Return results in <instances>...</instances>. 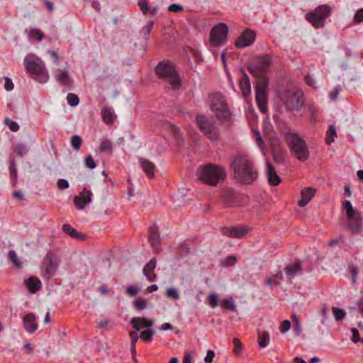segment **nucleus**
Listing matches in <instances>:
<instances>
[{
    "mask_svg": "<svg viewBox=\"0 0 363 363\" xmlns=\"http://www.w3.org/2000/svg\"><path fill=\"white\" fill-rule=\"evenodd\" d=\"M270 341V336L267 331H258V342L261 348L266 347Z\"/></svg>",
    "mask_w": 363,
    "mask_h": 363,
    "instance_id": "obj_30",
    "label": "nucleus"
},
{
    "mask_svg": "<svg viewBox=\"0 0 363 363\" xmlns=\"http://www.w3.org/2000/svg\"><path fill=\"white\" fill-rule=\"evenodd\" d=\"M231 169L233 170V175L239 182L242 184H250L257 177V171L249 157L242 154H237L233 157L230 163Z\"/></svg>",
    "mask_w": 363,
    "mask_h": 363,
    "instance_id": "obj_2",
    "label": "nucleus"
},
{
    "mask_svg": "<svg viewBox=\"0 0 363 363\" xmlns=\"http://www.w3.org/2000/svg\"><path fill=\"white\" fill-rule=\"evenodd\" d=\"M285 140L290 148L292 155L299 161H305L308 158L309 151L306 142L298 135L288 133L285 135Z\"/></svg>",
    "mask_w": 363,
    "mask_h": 363,
    "instance_id": "obj_6",
    "label": "nucleus"
},
{
    "mask_svg": "<svg viewBox=\"0 0 363 363\" xmlns=\"http://www.w3.org/2000/svg\"><path fill=\"white\" fill-rule=\"evenodd\" d=\"M208 104L216 118L222 122L228 121L231 113L225 97L220 93H213L208 96Z\"/></svg>",
    "mask_w": 363,
    "mask_h": 363,
    "instance_id": "obj_4",
    "label": "nucleus"
},
{
    "mask_svg": "<svg viewBox=\"0 0 363 363\" xmlns=\"http://www.w3.org/2000/svg\"><path fill=\"white\" fill-rule=\"evenodd\" d=\"M336 137V131L335 128L333 125H330L328 130L326 132V138L325 140L328 145H330Z\"/></svg>",
    "mask_w": 363,
    "mask_h": 363,
    "instance_id": "obj_38",
    "label": "nucleus"
},
{
    "mask_svg": "<svg viewBox=\"0 0 363 363\" xmlns=\"http://www.w3.org/2000/svg\"><path fill=\"white\" fill-rule=\"evenodd\" d=\"M284 280V275L281 270L278 271L276 274L269 277L264 284L267 286L273 287L277 286L280 284L281 281Z\"/></svg>",
    "mask_w": 363,
    "mask_h": 363,
    "instance_id": "obj_26",
    "label": "nucleus"
},
{
    "mask_svg": "<svg viewBox=\"0 0 363 363\" xmlns=\"http://www.w3.org/2000/svg\"><path fill=\"white\" fill-rule=\"evenodd\" d=\"M112 149V143L108 140H103L101 142L99 150L101 152L111 151Z\"/></svg>",
    "mask_w": 363,
    "mask_h": 363,
    "instance_id": "obj_46",
    "label": "nucleus"
},
{
    "mask_svg": "<svg viewBox=\"0 0 363 363\" xmlns=\"http://www.w3.org/2000/svg\"><path fill=\"white\" fill-rule=\"evenodd\" d=\"M184 10V8L180 4H172L168 7V11L173 13H178Z\"/></svg>",
    "mask_w": 363,
    "mask_h": 363,
    "instance_id": "obj_53",
    "label": "nucleus"
},
{
    "mask_svg": "<svg viewBox=\"0 0 363 363\" xmlns=\"http://www.w3.org/2000/svg\"><path fill=\"white\" fill-rule=\"evenodd\" d=\"M23 326L25 330L30 333H34L38 325L35 321V315L33 313H28L23 318Z\"/></svg>",
    "mask_w": 363,
    "mask_h": 363,
    "instance_id": "obj_20",
    "label": "nucleus"
},
{
    "mask_svg": "<svg viewBox=\"0 0 363 363\" xmlns=\"http://www.w3.org/2000/svg\"><path fill=\"white\" fill-rule=\"evenodd\" d=\"M14 151L17 155L23 156L27 153L28 150L24 145H17L15 147Z\"/></svg>",
    "mask_w": 363,
    "mask_h": 363,
    "instance_id": "obj_50",
    "label": "nucleus"
},
{
    "mask_svg": "<svg viewBox=\"0 0 363 363\" xmlns=\"http://www.w3.org/2000/svg\"><path fill=\"white\" fill-rule=\"evenodd\" d=\"M92 193L91 191L84 189L83 191L74 199V203L79 210L84 209L91 201Z\"/></svg>",
    "mask_w": 363,
    "mask_h": 363,
    "instance_id": "obj_15",
    "label": "nucleus"
},
{
    "mask_svg": "<svg viewBox=\"0 0 363 363\" xmlns=\"http://www.w3.org/2000/svg\"><path fill=\"white\" fill-rule=\"evenodd\" d=\"M156 267V260L152 258L147 264H145L143 269V273L150 281H153L155 279L154 269Z\"/></svg>",
    "mask_w": 363,
    "mask_h": 363,
    "instance_id": "obj_25",
    "label": "nucleus"
},
{
    "mask_svg": "<svg viewBox=\"0 0 363 363\" xmlns=\"http://www.w3.org/2000/svg\"><path fill=\"white\" fill-rule=\"evenodd\" d=\"M48 54L50 55L53 62L56 65H58L59 56H58L57 52L56 51L49 50H48Z\"/></svg>",
    "mask_w": 363,
    "mask_h": 363,
    "instance_id": "obj_59",
    "label": "nucleus"
},
{
    "mask_svg": "<svg viewBox=\"0 0 363 363\" xmlns=\"http://www.w3.org/2000/svg\"><path fill=\"white\" fill-rule=\"evenodd\" d=\"M220 306L223 309L230 311H235L236 309V306L232 298L222 300L220 302Z\"/></svg>",
    "mask_w": 363,
    "mask_h": 363,
    "instance_id": "obj_33",
    "label": "nucleus"
},
{
    "mask_svg": "<svg viewBox=\"0 0 363 363\" xmlns=\"http://www.w3.org/2000/svg\"><path fill=\"white\" fill-rule=\"evenodd\" d=\"M85 165L89 169H94L96 167L95 162L91 155L87 156L85 160Z\"/></svg>",
    "mask_w": 363,
    "mask_h": 363,
    "instance_id": "obj_52",
    "label": "nucleus"
},
{
    "mask_svg": "<svg viewBox=\"0 0 363 363\" xmlns=\"http://www.w3.org/2000/svg\"><path fill=\"white\" fill-rule=\"evenodd\" d=\"M330 7L327 4L318 6L313 11L306 15V19L316 28L324 26L327 17L330 13Z\"/></svg>",
    "mask_w": 363,
    "mask_h": 363,
    "instance_id": "obj_9",
    "label": "nucleus"
},
{
    "mask_svg": "<svg viewBox=\"0 0 363 363\" xmlns=\"http://www.w3.org/2000/svg\"><path fill=\"white\" fill-rule=\"evenodd\" d=\"M351 332L352 333V341L353 342H357L360 340V337H359V332L358 330L353 328L351 329Z\"/></svg>",
    "mask_w": 363,
    "mask_h": 363,
    "instance_id": "obj_62",
    "label": "nucleus"
},
{
    "mask_svg": "<svg viewBox=\"0 0 363 363\" xmlns=\"http://www.w3.org/2000/svg\"><path fill=\"white\" fill-rule=\"evenodd\" d=\"M279 99L289 111H298L303 104V93L296 89L280 92Z\"/></svg>",
    "mask_w": 363,
    "mask_h": 363,
    "instance_id": "obj_8",
    "label": "nucleus"
},
{
    "mask_svg": "<svg viewBox=\"0 0 363 363\" xmlns=\"http://www.w3.org/2000/svg\"><path fill=\"white\" fill-rule=\"evenodd\" d=\"M26 286L29 290V291L32 294L35 293L38 291L41 287V281L37 277H30L26 281Z\"/></svg>",
    "mask_w": 363,
    "mask_h": 363,
    "instance_id": "obj_28",
    "label": "nucleus"
},
{
    "mask_svg": "<svg viewBox=\"0 0 363 363\" xmlns=\"http://www.w3.org/2000/svg\"><path fill=\"white\" fill-rule=\"evenodd\" d=\"M286 279L291 281L302 272V266L299 261L289 264L285 269Z\"/></svg>",
    "mask_w": 363,
    "mask_h": 363,
    "instance_id": "obj_17",
    "label": "nucleus"
},
{
    "mask_svg": "<svg viewBox=\"0 0 363 363\" xmlns=\"http://www.w3.org/2000/svg\"><path fill=\"white\" fill-rule=\"evenodd\" d=\"M256 33L249 28L245 29L238 38L235 46L238 48H243L252 45L255 40Z\"/></svg>",
    "mask_w": 363,
    "mask_h": 363,
    "instance_id": "obj_13",
    "label": "nucleus"
},
{
    "mask_svg": "<svg viewBox=\"0 0 363 363\" xmlns=\"http://www.w3.org/2000/svg\"><path fill=\"white\" fill-rule=\"evenodd\" d=\"M67 100L68 104L72 106H76L79 102V97L76 94L72 93H69L67 94Z\"/></svg>",
    "mask_w": 363,
    "mask_h": 363,
    "instance_id": "obj_44",
    "label": "nucleus"
},
{
    "mask_svg": "<svg viewBox=\"0 0 363 363\" xmlns=\"http://www.w3.org/2000/svg\"><path fill=\"white\" fill-rule=\"evenodd\" d=\"M341 89L340 86H336L334 89L330 93L329 96L332 100H336L337 99V96L340 91Z\"/></svg>",
    "mask_w": 363,
    "mask_h": 363,
    "instance_id": "obj_61",
    "label": "nucleus"
},
{
    "mask_svg": "<svg viewBox=\"0 0 363 363\" xmlns=\"http://www.w3.org/2000/svg\"><path fill=\"white\" fill-rule=\"evenodd\" d=\"M133 308L138 311H141L147 308V301L144 298H138L133 303Z\"/></svg>",
    "mask_w": 363,
    "mask_h": 363,
    "instance_id": "obj_37",
    "label": "nucleus"
},
{
    "mask_svg": "<svg viewBox=\"0 0 363 363\" xmlns=\"http://www.w3.org/2000/svg\"><path fill=\"white\" fill-rule=\"evenodd\" d=\"M26 69L30 77L40 83H45L49 75L45 69L44 62L38 57L29 55L25 57Z\"/></svg>",
    "mask_w": 363,
    "mask_h": 363,
    "instance_id": "obj_3",
    "label": "nucleus"
},
{
    "mask_svg": "<svg viewBox=\"0 0 363 363\" xmlns=\"http://www.w3.org/2000/svg\"><path fill=\"white\" fill-rule=\"evenodd\" d=\"M332 313L335 320L337 322L342 321L346 315V312L345 310L335 306L332 307Z\"/></svg>",
    "mask_w": 363,
    "mask_h": 363,
    "instance_id": "obj_34",
    "label": "nucleus"
},
{
    "mask_svg": "<svg viewBox=\"0 0 363 363\" xmlns=\"http://www.w3.org/2000/svg\"><path fill=\"white\" fill-rule=\"evenodd\" d=\"M126 291L129 296H134L138 293L139 288L135 286H130L127 288Z\"/></svg>",
    "mask_w": 363,
    "mask_h": 363,
    "instance_id": "obj_58",
    "label": "nucleus"
},
{
    "mask_svg": "<svg viewBox=\"0 0 363 363\" xmlns=\"http://www.w3.org/2000/svg\"><path fill=\"white\" fill-rule=\"evenodd\" d=\"M59 259L51 252H48L43 259V276L49 279L54 276L59 264Z\"/></svg>",
    "mask_w": 363,
    "mask_h": 363,
    "instance_id": "obj_12",
    "label": "nucleus"
},
{
    "mask_svg": "<svg viewBox=\"0 0 363 363\" xmlns=\"http://www.w3.org/2000/svg\"><path fill=\"white\" fill-rule=\"evenodd\" d=\"M4 88L6 91H11L13 89V84L8 77L5 79Z\"/></svg>",
    "mask_w": 363,
    "mask_h": 363,
    "instance_id": "obj_64",
    "label": "nucleus"
},
{
    "mask_svg": "<svg viewBox=\"0 0 363 363\" xmlns=\"http://www.w3.org/2000/svg\"><path fill=\"white\" fill-rule=\"evenodd\" d=\"M348 220L347 228L352 234H361L363 231L362 218L360 213L352 215Z\"/></svg>",
    "mask_w": 363,
    "mask_h": 363,
    "instance_id": "obj_14",
    "label": "nucleus"
},
{
    "mask_svg": "<svg viewBox=\"0 0 363 363\" xmlns=\"http://www.w3.org/2000/svg\"><path fill=\"white\" fill-rule=\"evenodd\" d=\"M82 143V140L79 135H74L71 138V145L73 149L78 150Z\"/></svg>",
    "mask_w": 363,
    "mask_h": 363,
    "instance_id": "obj_43",
    "label": "nucleus"
},
{
    "mask_svg": "<svg viewBox=\"0 0 363 363\" xmlns=\"http://www.w3.org/2000/svg\"><path fill=\"white\" fill-rule=\"evenodd\" d=\"M196 124L201 131L211 140H216L219 135V130L213 120L203 115H198Z\"/></svg>",
    "mask_w": 363,
    "mask_h": 363,
    "instance_id": "obj_10",
    "label": "nucleus"
},
{
    "mask_svg": "<svg viewBox=\"0 0 363 363\" xmlns=\"http://www.w3.org/2000/svg\"><path fill=\"white\" fill-rule=\"evenodd\" d=\"M62 230L65 233L69 235L72 238H77L79 235L76 230L69 224L63 225Z\"/></svg>",
    "mask_w": 363,
    "mask_h": 363,
    "instance_id": "obj_42",
    "label": "nucleus"
},
{
    "mask_svg": "<svg viewBox=\"0 0 363 363\" xmlns=\"http://www.w3.org/2000/svg\"><path fill=\"white\" fill-rule=\"evenodd\" d=\"M315 189L312 188H306L301 191V199L298 201L301 207L306 206L315 194Z\"/></svg>",
    "mask_w": 363,
    "mask_h": 363,
    "instance_id": "obj_23",
    "label": "nucleus"
},
{
    "mask_svg": "<svg viewBox=\"0 0 363 363\" xmlns=\"http://www.w3.org/2000/svg\"><path fill=\"white\" fill-rule=\"evenodd\" d=\"M54 77L58 83L63 86H69L72 80L69 76V68L57 69L54 71Z\"/></svg>",
    "mask_w": 363,
    "mask_h": 363,
    "instance_id": "obj_18",
    "label": "nucleus"
},
{
    "mask_svg": "<svg viewBox=\"0 0 363 363\" xmlns=\"http://www.w3.org/2000/svg\"><path fill=\"white\" fill-rule=\"evenodd\" d=\"M240 88L243 96L247 98L251 92V86L249 77L246 73L243 74L242 78L240 80Z\"/></svg>",
    "mask_w": 363,
    "mask_h": 363,
    "instance_id": "obj_27",
    "label": "nucleus"
},
{
    "mask_svg": "<svg viewBox=\"0 0 363 363\" xmlns=\"http://www.w3.org/2000/svg\"><path fill=\"white\" fill-rule=\"evenodd\" d=\"M149 242L154 250H157L158 249L160 238L158 234V229L156 225H153L150 228Z\"/></svg>",
    "mask_w": 363,
    "mask_h": 363,
    "instance_id": "obj_24",
    "label": "nucleus"
},
{
    "mask_svg": "<svg viewBox=\"0 0 363 363\" xmlns=\"http://www.w3.org/2000/svg\"><path fill=\"white\" fill-rule=\"evenodd\" d=\"M342 207L345 209L347 215V218H350L352 215L359 213L355 210L350 201H345L342 203Z\"/></svg>",
    "mask_w": 363,
    "mask_h": 363,
    "instance_id": "obj_36",
    "label": "nucleus"
},
{
    "mask_svg": "<svg viewBox=\"0 0 363 363\" xmlns=\"http://www.w3.org/2000/svg\"><path fill=\"white\" fill-rule=\"evenodd\" d=\"M215 357V352L213 350H208L207 354L204 358V362L206 363H211L213 362V359Z\"/></svg>",
    "mask_w": 363,
    "mask_h": 363,
    "instance_id": "obj_60",
    "label": "nucleus"
},
{
    "mask_svg": "<svg viewBox=\"0 0 363 363\" xmlns=\"http://www.w3.org/2000/svg\"><path fill=\"white\" fill-rule=\"evenodd\" d=\"M237 262V258L235 256H229L225 259L223 262V265L225 267L233 266Z\"/></svg>",
    "mask_w": 363,
    "mask_h": 363,
    "instance_id": "obj_51",
    "label": "nucleus"
},
{
    "mask_svg": "<svg viewBox=\"0 0 363 363\" xmlns=\"http://www.w3.org/2000/svg\"><path fill=\"white\" fill-rule=\"evenodd\" d=\"M271 60L268 55L256 57L250 66L249 70L257 77L255 85V100L259 110L264 113L267 110V89L269 79L264 73L270 67Z\"/></svg>",
    "mask_w": 363,
    "mask_h": 363,
    "instance_id": "obj_1",
    "label": "nucleus"
},
{
    "mask_svg": "<svg viewBox=\"0 0 363 363\" xmlns=\"http://www.w3.org/2000/svg\"><path fill=\"white\" fill-rule=\"evenodd\" d=\"M139 161L140 166L144 172L146 174L147 177L150 179L153 178L156 168L155 164L153 162L143 158H140Z\"/></svg>",
    "mask_w": 363,
    "mask_h": 363,
    "instance_id": "obj_21",
    "label": "nucleus"
},
{
    "mask_svg": "<svg viewBox=\"0 0 363 363\" xmlns=\"http://www.w3.org/2000/svg\"><path fill=\"white\" fill-rule=\"evenodd\" d=\"M154 333L155 332L152 330H146L141 333L140 337L142 340L145 341L151 342L152 340V336Z\"/></svg>",
    "mask_w": 363,
    "mask_h": 363,
    "instance_id": "obj_48",
    "label": "nucleus"
},
{
    "mask_svg": "<svg viewBox=\"0 0 363 363\" xmlns=\"http://www.w3.org/2000/svg\"><path fill=\"white\" fill-rule=\"evenodd\" d=\"M354 21L357 23L363 21V9H360L357 11L354 16Z\"/></svg>",
    "mask_w": 363,
    "mask_h": 363,
    "instance_id": "obj_57",
    "label": "nucleus"
},
{
    "mask_svg": "<svg viewBox=\"0 0 363 363\" xmlns=\"http://www.w3.org/2000/svg\"><path fill=\"white\" fill-rule=\"evenodd\" d=\"M164 128L170 131L178 144L180 143V141L182 140L180 130L174 125L171 124L170 123H166L164 124Z\"/></svg>",
    "mask_w": 363,
    "mask_h": 363,
    "instance_id": "obj_29",
    "label": "nucleus"
},
{
    "mask_svg": "<svg viewBox=\"0 0 363 363\" xmlns=\"http://www.w3.org/2000/svg\"><path fill=\"white\" fill-rule=\"evenodd\" d=\"M101 116L103 121L107 123L111 124L113 123V113L111 112L110 108H104L101 111Z\"/></svg>",
    "mask_w": 363,
    "mask_h": 363,
    "instance_id": "obj_35",
    "label": "nucleus"
},
{
    "mask_svg": "<svg viewBox=\"0 0 363 363\" xmlns=\"http://www.w3.org/2000/svg\"><path fill=\"white\" fill-rule=\"evenodd\" d=\"M133 328L139 331L143 328H149L152 326L153 322L144 317H135L130 320Z\"/></svg>",
    "mask_w": 363,
    "mask_h": 363,
    "instance_id": "obj_19",
    "label": "nucleus"
},
{
    "mask_svg": "<svg viewBox=\"0 0 363 363\" xmlns=\"http://www.w3.org/2000/svg\"><path fill=\"white\" fill-rule=\"evenodd\" d=\"M155 73L160 79L169 83L172 89H178L181 86L180 77L171 63L160 62L155 67Z\"/></svg>",
    "mask_w": 363,
    "mask_h": 363,
    "instance_id": "obj_7",
    "label": "nucleus"
},
{
    "mask_svg": "<svg viewBox=\"0 0 363 363\" xmlns=\"http://www.w3.org/2000/svg\"><path fill=\"white\" fill-rule=\"evenodd\" d=\"M198 177L203 182L214 186L225 179L226 172L220 166L208 164L200 167L198 171Z\"/></svg>",
    "mask_w": 363,
    "mask_h": 363,
    "instance_id": "obj_5",
    "label": "nucleus"
},
{
    "mask_svg": "<svg viewBox=\"0 0 363 363\" xmlns=\"http://www.w3.org/2000/svg\"><path fill=\"white\" fill-rule=\"evenodd\" d=\"M4 123L13 132H16V131H18L19 130L18 124L16 122H15V121H12L11 119H10V118H5Z\"/></svg>",
    "mask_w": 363,
    "mask_h": 363,
    "instance_id": "obj_45",
    "label": "nucleus"
},
{
    "mask_svg": "<svg viewBox=\"0 0 363 363\" xmlns=\"http://www.w3.org/2000/svg\"><path fill=\"white\" fill-rule=\"evenodd\" d=\"M194 361V358L192 352L189 351L185 352L182 363H192Z\"/></svg>",
    "mask_w": 363,
    "mask_h": 363,
    "instance_id": "obj_55",
    "label": "nucleus"
},
{
    "mask_svg": "<svg viewBox=\"0 0 363 363\" xmlns=\"http://www.w3.org/2000/svg\"><path fill=\"white\" fill-rule=\"evenodd\" d=\"M28 35L30 39L37 40L38 41H41L44 37L43 33L38 28H31L30 30H26L25 31Z\"/></svg>",
    "mask_w": 363,
    "mask_h": 363,
    "instance_id": "obj_31",
    "label": "nucleus"
},
{
    "mask_svg": "<svg viewBox=\"0 0 363 363\" xmlns=\"http://www.w3.org/2000/svg\"><path fill=\"white\" fill-rule=\"evenodd\" d=\"M138 4L143 13H147L148 12L149 6L147 0H139Z\"/></svg>",
    "mask_w": 363,
    "mask_h": 363,
    "instance_id": "obj_54",
    "label": "nucleus"
},
{
    "mask_svg": "<svg viewBox=\"0 0 363 363\" xmlns=\"http://www.w3.org/2000/svg\"><path fill=\"white\" fill-rule=\"evenodd\" d=\"M228 32V26L220 23L215 26L210 33V43L213 46H219L226 43Z\"/></svg>",
    "mask_w": 363,
    "mask_h": 363,
    "instance_id": "obj_11",
    "label": "nucleus"
},
{
    "mask_svg": "<svg viewBox=\"0 0 363 363\" xmlns=\"http://www.w3.org/2000/svg\"><path fill=\"white\" fill-rule=\"evenodd\" d=\"M165 295L167 297L174 300H178L179 298V294L178 290L176 288H168L166 290Z\"/></svg>",
    "mask_w": 363,
    "mask_h": 363,
    "instance_id": "obj_39",
    "label": "nucleus"
},
{
    "mask_svg": "<svg viewBox=\"0 0 363 363\" xmlns=\"http://www.w3.org/2000/svg\"><path fill=\"white\" fill-rule=\"evenodd\" d=\"M267 175L270 185L277 186L281 182L280 177L269 162H267Z\"/></svg>",
    "mask_w": 363,
    "mask_h": 363,
    "instance_id": "obj_22",
    "label": "nucleus"
},
{
    "mask_svg": "<svg viewBox=\"0 0 363 363\" xmlns=\"http://www.w3.org/2000/svg\"><path fill=\"white\" fill-rule=\"evenodd\" d=\"M57 186L59 189H65L69 187V183L66 179H59L57 182Z\"/></svg>",
    "mask_w": 363,
    "mask_h": 363,
    "instance_id": "obj_63",
    "label": "nucleus"
},
{
    "mask_svg": "<svg viewBox=\"0 0 363 363\" xmlns=\"http://www.w3.org/2000/svg\"><path fill=\"white\" fill-rule=\"evenodd\" d=\"M233 342L234 345L233 352L235 355H238L242 350V344L238 338H234Z\"/></svg>",
    "mask_w": 363,
    "mask_h": 363,
    "instance_id": "obj_47",
    "label": "nucleus"
},
{
    "mask_svg": "<svg viewBox=\"0 0 363 363\" xmlns=\"http://www.w3.org/2000/svg\"><path fill=\"white\" fill-rule=\"evenodd\" d=\"M153 24H154V22L152 21H150L141 30L140 33L145 35V38H146V36L148 35L149 33H150V31L152 30Z\"/></svg>",
    "mask_w": 363,
    "mask_h": 363,
    "instance_id": "obj_49",
    "label": "nucleus"
},
{
    "mask_svg": "<svg viewBox=\"0 0 363 363\" xmlns=\"http://www.w3.org/2000/svg\"><path fill=\"white\" fill-rule=\"evenodd\" d=\"M271 145L274 157L276 160H278L279 158H281V147L279 145V141L277 139H273L271 140Z\"/></svg>",
    "mask_w": 363,
    "mask_h": 363,
    "instance_id": "obj_32",
    "label": "nucleus"
},
{
    "mask_svg": "<svg viewBox=\"0 0 363 363\" xmlns=\"http://www.w3.org/2000/svg\"><path fill=\"white\" fill-rule=\"evenodd\" d=\"M208 304L211 308H215L218 305V295L216 293L211 294L208 296Z\"/></svg>",
    "mask_w": 363,
    "mask_h": 363,
    "instance_id": "obj_40",
    "label": "nucleus"
},
{
    "mask_svg": "<svg viewBox=\"0 0 363 363\" xmlns=\"http://www.w3.org/2000/svg\"><path fill=\"white\" fill-rule=\"evenodd\" d=\"M291 328V323L289 320H284L280 326V331L282 333L287 332Z\"/></svg>",
    "mask_w": 363,
    "mask_h": 363,
    "instance_id": "obj_56",
    "label": "nucleus"
},
{
    "mask_svg": "<svg viewBox=\"0 0 363 363\" xmlns=\"http://www.w3.org/2000/svg\"><path fill=\"white\" fill-rule=\"evenodd\" d=\"M9 259L16 267H20L21 266V262L19 258L18 257L15 251H13V250L9 251Z\"/></svg>",
    "mask_w": 363,
    "mask_h": 363,
    "instance_id": "obj_41",
    "label": "nucleus"
},
{
    "mask_svg": "<svg viewBox=\"0 0 363 363\" xmlns=\"http://www.w3.org/2000/svg\"><path fill=\"white\" fill-rule=\"evenodd\" d=\"M222 233L230 238H242L247 234V228L243 226L226 227L223 228Z\"/></svg>",
    "mask_w": 363,
    "mask_h": 363,
    "instance_id": "obj_16",
    "label": "nucleus"
}]
</instances>
